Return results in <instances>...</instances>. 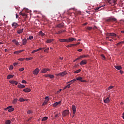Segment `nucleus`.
Returning <instances> with one entry per match:
<instances>
[{
	"label": "nucleus",
	"mask_w": 124,
	"mask_h": 124,
	"mask_svg": "<svg viewBox=\"0 0 124 124\" xmlns=\"http://www.w3.org/2000/svg\"><path fill=\"white\" fill-rule=\"evenodd\" d=\"M67 115H69V110H65L64 111H63V113H62L63 117H65L67 116Z\"/></svg>",
	"instance_id": "obj_7"
},
{
	"label": "nucleus",
	"mask_w": 124,
	"mask_h": 124,
	"mask_svg": "<svg viewBox=\"0 0 124 124\" xmlns=\"http://www.w3.org/2000/svg\"><path fill=\"white\" fill-rule=\"evenodd\" d=\"M121 44H122V43H121V42L118 43L117 45H121Z\"/></svg>",
	"instance_id": "obj_62"
},
{
	"label": "nucleus",
	"mask_w": 124,
	"mask_h": 124,
	"mask_svg": "<svg viewBox=\"0 0 124 124\" xmlns=\"http://www.w3.org/2000/svg\"><path fill=\"white\" fill-rule=\"evenodd\" d=\"M17 87H18V88H19V89H24V88H26V86L23 84L18 85Z\"/></svg>",
	"instance_id": "obj_14"
},
{
	"label": "nucleus",
	"mask_w": 124,
	"mask_h": 124,
	"mask_svg": "<svg viewBox=\"0 0 124 124\" xmlns=\"http://www.w3.org/2000/svg\"><path fill=\"white\" fill-rule=\"evenodd\" d=\"M110 36H108L106 37V38H107V39L113 38V37H110Z\"/></svg>",
	"instance_id": "obj_55"
},
{
	"label": "nucleus",
	"mask_w": 124,
	"mask_h": 124,
	"mask_svg": "<svg viewBox=\"0 0 124 124\" xmlns=\"http://www.w3.org/2000/svg\"><path fill=\"white\" fill-rule=\"evenodd\" d=\"M18 64V63L17 62H14V66H16Z\"/></svg>",
	"instance_id": "obj_53"
},
{
	"label": "nucleus",
	"mask_w": 124,
	"mask_h": 124,
	"mask_svg": "<svg viewBox=\"0 0 124 124\" xmlns=\"http://www.w3.org/2000/svg\"><path fill=\"white\" fill-rule=\"evenodd\" d=\"M36 52H37L36 50H34L31 52V54H34V53H36Z\"/></svg>",
	"instance_id": "obj_54"
},
{
	"label": "nucleus",
	"mask_w": 124,
	"mask_h": 124,
	"mask_svg": "<svg viewBox=\"0 0 124 124\" xmlns=\"http://www.w3.org/2000/svg\"><path fill=\"white\" fill-rule=\"evenodd\" d=\"M49 70H50L48 68H44L41 70V72L42 73H46V72H47V71H49Z\"/></svg>",
	"instance_id": "obj_11"
},
{
	"label": "nucleus",
	"mask_w": 124,
	"mask_h": 124,
	"mask_svg": "<svg viewBox=\"0 0 124 124\" xmlns=\"http://www.w3.org/2000/svg\"><path fill=\"white\" fill-rule=\"evenodd\" d=\"M48 50H49V47H47L44 50V52H48Z\"/></svg>",
	"instance_id": "obj_47"
},
{
	"label": "nucleus",
	"mask_w": 124,
	"mask_h": 124,
	"mask_svg": "<svg viewBox=\"0 0 124 124\" xmlns=\"http://www.w3.org/2000/svg\"><path fill=\"white\" fill-rule=\"evenodd\" d=\"M46 77H49V78H54V75H47Z\"/></svg>",
	"instance_id": "obj_29"
},
{
	"label": "nucleus",
	"mask_w": 124,
	"mask_h": 124,
	"mask_svg": "<svg viewBox=\"0 0 124 124\" xmlns=\"http://www.w3.org/2000/svg\"><path fill=\"white\" fill-rule=\"evenodd\" d=\"M52 41H54L53 39H50L46 40L47 43H51V42H52Z\"/></svg>",
	"instance_id": "obj_27"
},
{
	"label": "nucleus",
	"mask_w": 124,
	"mask_h": 124,
	"mask_svg": "<svg viewBox=\"0 0 124 124\" xmlns=\"http://www.w3.org/2000/svg\"><path fill=\"white\" fill-rule=\"evenodd\" d=\"M22 16H23V17H26V16H27V14H26L25 13H23Z\"/></svg>",
	"instance_id": "obj_51"
},
{
	"label": "nucleus",
	"mask_w": 124,
	"mask_h": 124,
	"mask_svg": "<svg viewBox=\"0 0 124 124\" xmlns=\"http://www.w3.org/2000/svg\"><path fill=\"white\" fill-rule=\"evenodd\" d=\"M15 75H9L7 76V78H15Z\"/></svg>",
	"instance_id": "obj_24"
},
{
	"label": "nucleus",
	"mask_w": 124,
	"mask_h": 124,
	"mask_svg": "<svg viewBox=\"0 0 124 124\" xmlns=\"http://www.w3.org/2000/svg\"><path fill=\"white\" fill-rule=\"evenodd\" d=\"M81 57H82V58H90L89 55H82L81 56Z\"/></svg>",
	"instance_id": "obj_37"
},
{
	"label": "nucleus",
	"mask_w": 124,
	"mask_h": 124,
	"mask_svg": "<svg viewBox=\"0 0 124 124\" xmlns=\"http://www.w3.org/2000/svg\"><path fill=\"white\" fill-rule=\"evenodd\" d=\"M55 117H56V118L59 117V114H56V115H55Z\"/></svg>",
	"instance_id": "obj_61"
},
{
	"label": "nucleus",
	"mask_w": 124,
	"mask_h": 124,
	"mask_svg": "<svg viewBox=\"0 0 124 124\" xmlns=\"http://www.w3.org/2000/svg\"><path fill=\"white\" fill-rule=\"evenodd\" d=\"M39 34H40V35H42V36H44V35H45V34L44 33H43V32H42V31H40L39 32Z\"/></svg>",
	"instance_id": "obj_33"
},
{
	"label": "nucleus",
	"mask_w": 124,
	"mask_h": 124,
	"mask_svg": "<svg viewBox=\"0 0 124 124\" xmlns=\"http://www.w3.org/2000/svg\"><path fill=\"white\" fill-rule=\"evenodd\" d=\"M45 99H46V101H49V97H48V96H46V97H45Z\"/></svg>",
	"instance_id": "obj_41"
},
{
	"label": "nucleus",
	"mask_w": 124,
	"mask_h": 124,
	"mask_svg": "<svg viewBox=\"0 0 124 124\" xmlns=\"http://www.w3.org/2000/svg\"><path fill=\"white\" fill-rule=\"evenodd\" d=\"M101 56L102 57V58H103L102 60H105V56H104V55L101 54Z\"/></svg>",
	"instance_id": "obj_39"
},
{
	"label": "nucleus",
	"mask_w": 124,
	"mask_h": 124,
	"mask_svg": "<svg viewBox=\"0 0 124 124\" xmlns=\"http://www.w3.org/2000/svg\"><path fill=\"white\" fill-rule=\"evenodd\" d=\"M64 26V24L63 23H62L57 25V28H62Z\"/></svg>",
	"instance_id": "obj_18"
},
{
	"label": "nucleus",
	"mask_w": 124,
	"mask_h": 124,
	"mask_svg": "<svg viewBox=\"0 0 124 124\" xmlns=\"http://www.w3.org/2000/svg\"><path fill=\"white\" fill-rule=\"evenodd\" d=\"M9 83H10L11 84H15V85H18V82L15 80H10L9 81Z\"/></svg>",
	"instance_id": "obj_15"
},
{
	"label": "nucleus",
	"mask_w": 124,
	"mask_h": 124,
	"mask_svg": "<svg viewBox=\"0 0 124 124\" xmlns=\"http://www.w3.org/2000/svg\"><path fill=\"white\" fill-rule=\"evenodd\" d=\"M62 92V89H60L59 91L57 92V93H60Z\"/></svg>",
	"instance_id": "obj_52"
},
{
	"label": "nucleus",
	"mask_w": 124,
	"mask_h": 124,
	"mask_svg": "<svg viewBox=\"0 0 124 124\" xmlns=\"http://www.w3.org/2000/svg\"><path fill=\"white\" fill-rule=\"evenodd\" d=\"M99 8H100V7H97V8H96L95 9L96 11H97V10H98L99 9Z\"/></svg>",
	"instance_id": "obj_60"
},
{
	"label": "nucleus",
	"mask_w": 124,
	"mask_h": 124,
	"mask_svg": "<svg viewBox=\"0 0 124 124\" xmlns=\"http://www.w3.org/2000/svg\"><path fill=\"white\" fill-rule=\"evenodd\" d=\"M40 71V70L38 68H36L35 70L33 71V74L34 75H37L38 73H39V72Z\"/></svg>",
	"instance_id": "obj_6"
},
{
	"label": "nucleus",
	"mask_w": 124,
	"mask_h": 124,
	"mask_svg": "<svg viewBox=\"0 0 124 124\" xmlns=\"http://www.w3.org/2000/svg\"><path fill=\"white\" fill-rule=\"evenodd\" d=\"M114 88V86H109L108 87V90H111V89H113Z\"/></svg>",
	"instance_id": "obj_50"
},
{
	"label": "nucleus",
	"mask_w": 124,
	"mask_h": 124,
	"mask_svg": "<svg viewBox=\"0 0 124 124\" xmlns=\"http://www.w3.org/2000/svg\"><path fill=\"white\" fill-rule=\"evenodd\" d=\"M72 109L73 111V114L74 115L75 113H76V107L75 106V105L72 106Z\"/></svg>",
	"instance_id": "obj_12"
},
{
	"label": "nucleus",
	"mask_w": 124,
	"mask_h": 124,
	"mask_svg": "<svg viewBox=\"0 0 124 124\" xmlns=\"http://www.w3.org/2000/svg\"><path fill=\"white\" fill-rule=\"evenodd\" d=\"M60 33H62V31H58V32L57 33V34H59Z\"/></svg>",
	"instance_id": "obj_58"
},
{
	"label": "nucleus",
	"mask_w": 124,
	"mask_h": 124,
	"mask_svg": "<svg viewBox=\"0 0 124 124\" xmlns=\"http://www.w3.org/2000/svg\"><path fill=\"white\" fill-rule=\"evenodd\" d=\"M18 61H20V62H23V61H25L24 58H20L18 59Z\"/></svg>",
	"instance_id": "obj_43"
},
{
	"label": "nucleus",
	"mask_w": 124,
	"mask_h": 124,
	"mask_svg": "<svg viewBox=\"0 0 124 124\" xmlns=\"http://www.w3.org/2000/svg\"><path fill=\"white\" fill-rule=\"evenodd\" d=\"M48 120V117H44L42 119V122H45V121H47Z\"/></svg>",
	"instance_id": "obj_28"
},
{
	"label": "nucleus",
	"mask_w": 124,
	"mask_h": 124,
	"mask_svg": "<svg viewBox=\"0 0 124 124\" xmlns=\"http://www.w3.org/2000/svg\"><path fill=\"white\" fill-rule=\"evenodd\" d=\"M73 41V38L67 39V42H72Z\"/></svg>",
	"instance_id": "obj_25"
},
{
	"label": "nucleus",
	"mask_w": 124,
	"mask_h": 124,
	"mask_svg": "<svg viewBox=\"0 0 124 124\" xmlns=\"http://www.w3.org/2000/svg\"><path fill=\"white\" fill-rule=\"evenodd\" d=\"M29 39L30 40H32V39H33V36H29V38H28L27 40H29Z\"/></svg>",
	"instance_id": "obj_34"
},
{
	"label": "nucleus",
	"mask_w": 124,
	"mask_h": 124,
	"mask_svg": "<svg viewBox=\"0 0 124 124\" xmlns=\"http://www.w3.org/2000/svg\"><path fill=\"white\" fill-rule=\"evenodd\" d=\"M61 103H62V101L56 102L54 104H53V107H57V106H58V105H59V104H61Z\"/></svg>",
	"instance_id": "obj_9"
},
{
	"label": "nucleus",
	"mask_w": 124,
	"mask_h": 124,
	"mask_svg": "<svg viewBox=\"0 0 124 124\" xmlns=\"http://www.w3.org/2000/svg\"><path fill=\"white\" fill-rule=\"evenodd\" d=\"M123 119L124 120V112L123 113V116H122Z\"/></svg>",
	"instance_id": "obj_63"
},
{
	"label": "nucleus",
	"mask_w": 124,
	"mask_h": 124,
	"mask_svg": "<svg viewBox=\"0 0 124 124\" xmlns=\"http://www.w3.org/2000/svg\"><path fill=\"white\" fill-rule=\"evenodd\" d=\"M11 124V121L10 120H6L5 122V124Z\"/></svg>",
	"instance_id": "obj_30"
},
{
	"label": "nucleus",
	"mask_w": 124,
	"mask_h": 124,
	"mask_svg": "<svg viewBox=\"0 0 124 124\" xmlns=\"http://www.w3.org/2000/svg\"><path fill=\"white\" fill-rule=\"evenodd\" d=\"M26 100H28L27 99L25 100L24 99H23V98H20L19 99V101H20V102H23L24 101H26Z\"/></svg>",
	"instance_id": "obj_32"
},
{
	"label": "nucleus",
	"mask_w": 124,
	"mask_h": 124,
	"mask_svg": "<svg viewBox=\"0 0 124 124\" xmlns=\"http://www.w3.org/2000/svg\"><path fill=\"white\" fill-rule=\"evenodd\" d=\"M47 102H48V101H45L43 103V105H46V104H47Z\"/></svg>",
	"instance_id": "obj_46"
},
{
	"label": "nucleus",
	"mask_w": 124,
	"mask_h": 124,
	"mask_svg": "<svg viewBox=\"0 0 124 124\" xmlns=\"http://www.w3.org/2000/svg\"><path fill=\"white\" fill-rule=\"evenodd\" d=\"M87 29V30L91 31V30H93V27H88Z\"/></svg>",
	"instance_id": "obj_42"
},
{
	"label": "nucleus",
	"mask_w": 124,
	"mask_h": 124,
	"mask_svg": "<svg viewBox=\"0 0 124 124\" xmlns=\"http://www.w3.org/2000/svg\"><path fill=\"white\" fill-rule=\"evenodd\" d=\"M23 92H25V93H30L31 92V89L30 88H25L23 90Z\"/></svg>",
	"instance_id": "obj_16"
},
{
	"label": "nucleus",
	"mask_w": 124,
	"mask_h": 124,
	"mask_svg": "<svg viewBox=\"0 0 124 124\" xmlns=\"http://www.w3.org/2000/svg\"><path fill=\"white\" fill-rule=\"evenodd\" d=\"M87 25H88V23L87 22L83 24V26H87Z\"/></svg>",
	"instance_id": "obj_57"
},
{
	"label": "nucleus",
	"mask_w": 124,
	"mask_h": 124,
	"mask_svg": "<svg viewBox=\"0 0 124 124\" xmlns=\"http://www.w3.org/2000/svg\"><path fill=\"white\" fill-rule=\"evenodd\" d=\"M67 74V72L66 71H64L62 73H60L59 74H56V76H58L59 77H63L65 75Z\"/></svg>",
	"instance_id": "obj_3"
},
{
	"label": "nucleus",
	"mask_w": 124,
	"mask_h": 124,
	"mask_svg": "<svg viewBox=\"0 0 124 124\" xmlns=\"http://www.w3.org/2000/svg\"><path fill=\"white\" fill-rule=\"evenodd\" d=\"M12 42H13V43H15L16 45H19V42H18V41H17L16 40H13Z\"/></svg>",
	"instance_id": "obj_22"
},
{
	"label": "nucleus",
	"mask_w": 124,
	"mask_h": 124,
	"mask_svg": "<svg viewBox=\"0 0 124 124\" xmlns=\"http://www.w3.org/2000/svg\"><path fill=\"white\" fill-rule=\"evenodd\" d=\"M32 111L31 110H28L27 111V114H32Z\"/></svg>",
	"instance_id": "obj_38"
},
{
	"label": "nucleus",
	"mask_w": 124,
	"mask_h": 124,
	"mask_svg": "<svg viewBox=\"0 0 124 124\" xmlns=\"http://www.w3.org/2000/svg\"><path fill=\"white\" fill-rule=\"evenodd\" d=\"M32 59V57H30V58H26V61H31V60Z\"/></svg>",
	"instance_id": "obj_40"
},
{
	"label": "nucleus",
	"mask_w": 124,
	"mask_h": 124,
	"mask_svg": "<svg viewBox=\"0 0 124 124\" xmlns=\"http://www.w3.org/2000/svg\"><path fill=\"white\" fill-rule=\"evenodd\" d=\"M79 44H80V42H78V43L76 44H74V45H76V46H77V45H79Z\"/></svg>",
	"instance_id": "obj_59"
},
{
	"label": "nucleus",
	"mask_w": 124,
	"mask_h": 124,
	"mask_svg": "<svg viewBox=\"0 0 124 124\" xmlns=\"http://www.w3.org/2000/svg\"><path fill=\"white\" fill-rule=\"evenodd\" d=\"M12 27H14V28H18V27H19V25L18 24V23H16V22H14L12 24Z\"/></svg>",
	"instance_id": "obj_13"
},
{
	"label": "nucleus",
	"mask_w": 124,
	"mask_h": 124,
	"mask_svg": "<svg viewBox=\"0 0 124 124\" xmlns=\"http://www.w3.org/2000/svg\"><path fill=\"white\" fill-rule=\"evenodd\" d=\"M59 40L60 42H67V39H60Z\"/></svg>",
	"instance_id": "obj_21"
},
{
	"label": "nucleus",
	"mask_w": 124,
	"mask_h": 124,
	"mask_svg": "<svg viewBox=\"0 0 124 124\" xmlns=\"http://www.w3.org/2000/svg\"><path fill=\"white\" fill-rule=\"evenodd\" d=\"M23 31H24V29L18 30L17 31V33H18V34H20V33H22V32H23Z\"/></svg>",
	"instance_id": "obj_23"
},
{
	"label": "nucleus",
	"mask_w": 124,
	"mask_h": 124,
	"mask_svg": "<svg viewBox=\"0 0 124 124\" xmlns=\"http://www.w3.org/2000/svg\"><path fill=\"white\" fill-rule=\"evenodd\" d=\"M23 51H24V50H19V51H15L14 52V54H20V53H22V52H23Z\"/></svg>",
	"instance_id": "obj_26"
},
{
	"label": "nucleus",
	"mask_w": 124,
	"mask_h": 124,
	"mask_svg": "<svg viewBox=\"0 0 124 124\" xmlns=\"http://www.w3.org/2000/svg\"><path fill=\"white\" fill-rule=\"evenodd\" d=\"M19 14H20V15H23V13H22V12H20V13H19Z\"/></svg>",
	"instance_id": "obj_64"
},
{
	"label": "nucleus",
	"mask_w": 124,
	"mask_h": 124,
	"mask_svg": "<svg viewBox=\"0 0 124 124\" xmlns=\"http://www.w3.org/2000/svg\"><path fill=\"white\" fill-rule=\"evenodd\" d=\"M80 71H81V70L78 69V70L76 71L75 72V73H79V72H80Z\"/></svg>",
	"instance_id": "obj_44"
},
{
	"label": "nucleus",
	"mask_w": 124,
	"mask_h": 124,
	"mask_svg": "<svg viewBox=\"0 0 124 124\" xmlns=\"http://www.w3.org/2000/svg\"><path fill=\"white\" fill-rule=\"evenodd\" d=\"M106 21L107 22H108V23L110 22H116V21H117V18H112V17H109L106 20Z\"/></svg>",
	"instance_id": "obj_4"
},
{
	"label": "nucleus",
	"mask_w": 124,
	"mask_h": 124,
	"mask_svg": "<svg viewBox=\"0 0 124 124\" xmlns=\"http://www.w3.org/2000/svg\"><path fill=\"white\" fill-rule=\"evenodd\" d=\"M107 1L109 4L112 5V6L116 5L117 4V0H107Z\"/></svg>",
	"instance_id": "obj_2"
},
{
	"label": "nucleus",
	"mask_w": 124,
	"mask_h": 124,
	"mask_svg": "<svg viewBox=\"0 0 124 124\" xmlns=\"http://www.w3.org/2000/svg\"><path fill=\"white\" fill-rule=\"evenodd\" d=\"M73 46H76V45H74V44H71V45H69L68 46H66V47L67 48H69V47H72Z\"/></svg>",
	"instance_id": "obj_31"
},
{
	"label": "nucleus",
	"mask_w": 124,
	"mask_h": 124,
	"mask_svg": "<svg viewBox=\"0 0 124 124\" xmlns=\"http://www.w3.org/2000/svg\"><path fill=\"white\" fill-rule=\"evenodd\" d=\"M104 101L105 103H109L110 102V99H109V97H107L106 99L104 100Z\"/></svg>",
	"instance_id": "obj_17"
},
{
	"label": "nucleus",
	"mask_w": 124,
	"mask_h": 124,
	"mask_svg": "<svg viewBox=\"0 0 124 124\" xmlns=\"http://www.w3.org/2000/svg\"><path fill=\"white\" fill-rule=\"evenodd\" d=\"M78 52H82V51H83V49H78Z\"/></svg>",
	"instance_id": "obj_56"
},
{
	"label": "nucleus",
	"mask_w": 124,
	"mask_h": 124,
	"mask_svg": "<svg viewBox=\"0 0 124 124\" xmlns=\"http://www.w3.org/2000/svg\"><path fill=\"white\" fill-rule=\"evenodd\" d=\"M5 110H8V112H12L14 111V108L12 106H9L5 108Z\"/></svg>",
	"instance_id": "obj_5"
},
{
	"label": "nucleus",
	"mask_w": 124,
	"mask_h": 124,
	"mask_svg": "<svg viewBox=\"0 0 124 124\" xmlns=\"http://www.w3.org/2000/svg\"><path fill=\"white\" fill-rule=\"evenodd\" d=\"M114 67L118 70H121V69H122V66H121L115 65Z\"/></svg>",
	"instance_id": "obj_20"
},
{
	"label": "nucleus",
	"mask_w": 124,
	"mask_h": 124,
	"mask_svg": "<svg viewBox=\"0 0 124 124\" xmlns=\"http://www.w3.org/2000/svg\"><path fill=\"white\" fill-rule=\"evenodd\" d=\"M16 103H17V99H15L13 101V104H16Z\"/></svg>",
	"instance_id": "obj_35"
},
{
	"label": "nucleus",
	"mask_w": 124,
	"mask_h": 124,
	"mask_svg": "<svg viewBox=\"0 0 124 124\" xmlns=\"http://www.w3.org/2000/svg\"><path fill=\"white\" fill-rule=\"evenodd\" d=\"M78 81H80V82H86V80H83L82 78H75L72 80H71L70 81H69L68 83V84L66 86L63 90H65V89H69L70 88V85H71V84H73V83H75V81L76 80Z\"/></svg>",
	"instance_id": "obj_1"
},
{
	"label": "nucleus",
	"mask_w": 124,
	"mask_h": 124,
	"mask_svg": "<svg viewBox=\"0 0 124 124\" xmlns=\"http://www.w3.org/2000/svg\"><path fill=\"white\" fill-rule=\"evenodd\" d=\"M22 84H27V81H26L25 80H23L22 81Z\"/></svg>",
	"instance_id": "obj_45"
},
{
	"label": "nucleus",
	"mask_w": 124,
	"mask_h": 124,
	"mask_svg": "<svg viewBox=\"0 0 124 124\" xmlns=\"http://www.w3.org/2000/svg\"><path fill=\"white\" fill-rule=\"evenodd\" d=\"M81 59H83V56H80L79 57L77 58L76 61H78V60H81Z\"/></svg>",
	"instance_id": "obj_36"
},
{
	"label": "nucleus",
	"mask_w": 124,
	"mask_h": 124,
	"mask_svg": "<svg viewBox=\"0 0 124 124\" xmlns=\"http://www.w3.org/2000/svg\"><path fill=\"white\" fill-rule=\"evenodd\" d=\"M107 35V36H114V37L117 36V34L115 33H108Z\"/></svg>",
	"instance_id": "obj_8"
},
{
	"label": "nucleus",
	"mask_w": 124,
	"mask_h": 124,
	"mask_svg": "<svg viewBox=\"0 0 124 124\" xmlns=\"http://www.w3.org/2000/svg\"><path fill=\"white\" fill-rule=\"evenodd\" d=\"M80 65H84L85 64H87V61L86 60H83L80 63Z\"/></svg>",
	"instance_id": "obj_10"
},
{
	"label": "nucleus",
	"mask_w": 124,
	"mask_h": 124,
	"mask_svg": "<svg viewBox=\"0 0 124 124\" xmlns=\"http://www.w3.org/2000/svg\"><path fill=\"white\" fill-rule=\"evenodd\" d=\"M9 69H10V70H12V69H13V65L10 66Z\"/></svg>",
	"instance_id": "obj_49"
},
{
	"label": "nucleus",
	"mask_w": 124,
	"mask_h": 124,
	"mask_svg": "<svg viewBox=\"0 0 124 124\" xmlns=\"http://www.w3.org/2000/svg\"><path fill=\"white\" fill-rule=\"evenodd\" d=\"M24 69H25V68H20V69H19V71H24Z\"/></svg>",
	"instance_id": "obj_48"
},
{
	"label": "nucleus",
	"mask_w": 124,
	"mask_h": 124,
	"mask_svg": "<svg viewBox=\"0 0 124 124\" xmlns=\"http://www.w3.org/2000/svg\"><path fill=\"white\" fill-rule=\"evenodd\" d=\"M27 42H28V41H27V39H23L22 40L23 45H26Z\"/></svg>",
	"instance_id": "obj_19"
}]
</instances>
